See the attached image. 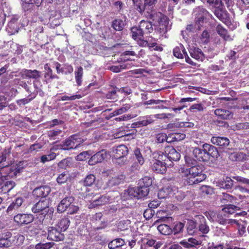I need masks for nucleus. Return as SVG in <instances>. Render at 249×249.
<instances>
[{
    "mask_svg": "<svg viewBox=\"0 0 249 249\" xmlns=\"http://www.w3.org/2000/svg\"><path fill=\"white\" fill-rule=\"evenodd\" d=\"M203 172V166L202 165L196 163L192 165L185 171V175L187 176L186 183L189 185H193L202 182L206 178Z\"/></svg>",
    "mask_w": 249,
    "mask_h": 249,
    "instance_id": "f257e3e1",
    "label": "nucleus"
},
{
    "mask_svg": "<svg viewBox=\"0 0 249 249\" xmlns=\"http://www.w3.org/2000/svg\"><path fill=\"white\" fill-rule=\"evenodd\" d=\"M31 211L37 213L36 218L40 223H43L44 220L48 216L50 217L53 211L49 208V201L46 198L41 199L31 208Z\"/></svg>",
    "mask_w": 249,
    "mask_h": 249,
    "instance_id": "f03ea898",
    "label": "nucleus"
},
{
    "mask_svg": "<svg viewBox=\"0 0 249 249\" xmlns=\"http://www.w3.org/2000/svg\"><path fill=\"white\" fill-rule=\"evenodd\" d=\"M24 239V236L19 233L12 237L10 231L2 232L0 234V248H8L12 245L19 246L23 243Z\"/></svg>",
    "mask_w": 249,
    "mask_h": 249,
    "instance_id": "7ed1b4c3",
    "label": "nucleus"
},
{
    "mask_svg": "<svg viewBox=\"0 0 249 249\" xmlns=\"http://www.w3.org/2000/svg\"><path fill=\"white\" fill-rule=\"evenodd\" d=\"M133 1L139 12L142 13L144 11H146L147 15L146 16L150 18H153L152 9L157 0H133Z\"/></svg>",
    "mask_w": 249,
    "mask_h": 249,
    "instance_id": "20e7f679",
    "label": "nucleus"
},
{
    "mask_svg": "<svg viewBox=\"0 0 249 249\" xmlns=\"http://www.w3.org/2000/svg\"><path fill=\"white\" fill-rule=\"evenodd\" d=\"M111 150L112 159L116 160L117 164L121 165L126 162V160H124V158L128 154V149L126 145L120 144L113 146Z\"/></svg>",
    "mask_w": 249,
    "mask_h": 249,
    "instance_id": "39448f33",
    "label": "nucleus"
},
{
    "mask_svg": "<svg viewBox=\"0 0 249 249\" xmlns=\"http://www.w3.org/2000/svg\"><path fill=\"white\" fill-rule=\"evenodd\" d=\"M81 136V134H76L67 139L64 141L63 145H61V149L68 150L77 148L87 139V138L82 137Z\"/></svg>",
    "mask_w": 249,
    "mask_h": 249,
    "instance_id": "423d86ee",
    "label": "nucleus"
},
{
    "mask_svg": "<svg viewBox=\"0 0 249 249\" xmlns=\"http://www.w3.org/2000/svg\"><path fill=\"white\" fill-rule=\"evenodd\" d=\"M167 160L164 153L160 152L159 154L157 160H155L151 165L153 171L157 173L164 174L167 170Z\"/></svg>",
    "mask_w": 249,
    "mask_h": 249,
    "instance_id": "0eeeda50",
    "label": "nucleus"
},
{
    "mask_svg": "<svg viewBox=\"0 0 249 249\" xmlns=\"http://www.w3.org/2000/svg\"><path fill=\"white\" fill-rule=\"evenodd\" d=\"M194 13L196 15V25H197V28L203 23L204 19L208 17L212 18L213 16L204 8L202 6H197L194 10Z\"/></svg>",
    "mask_w": 249,
    "mask_h": 249,
    "instance_id": "6e6552de",
    "label": "nucleus"
},
{
    "mask_svg": "<svg viewBox=\"0 0 249 249\" xmlns=\"http://www.w3.org/2000/svg\"><path fill=\"white\" fill-rule=\"evenodd\" d=\"M34 216L33 214L27 213H18L14 217V221L19 227H22L28 225L34 220Z\"/></svg>",
    "mask_w": 249,
    "mask_h": 249,
    "instance_id": "1a4fd4ad",
    "label": "nucleus"
},
{
    "mask_svg": "<svg viewBox=\"0 0 249 249\" xmlns=\"http://www.w3.org/2000/svg\"><path fill=\"white\" fill-rule=\"evenodd\" d=\"M47 239L55 241L64 240L65 235L63 232L55 226L49 227L47 229Z\"/></svg>",
    "mask_w": 249,
    "mask_h": 249,
    "instance_id": "9d476101",
    "label": "nucleus"
},
{
    "mask_svg": "<svg viewBox=\"0 0 249 249\" xmlns=\"http://www.w3.org/2000/svg\"><path fill=\"white\" fill-rule=\"evenodd\" d=\"M149 191V188L140 185L136 188H128L127 189V193L130 196L137 197L138 199L146 196Z\"/></svg>",
    "mask_w": 249,
    "mask_h": 249,
    "instance_id": "9b49d317",
    "label": "nucleus"
},
{
    "mask_svg": "<svg viewBox=\"0 0 249 249\" xmlns=\"http://www.w3.org/2000/svg\"><path fill=\"white\" fill-rule=\"evenodd\" d=\"M171 28L168 18L166 17H163L160 18L159 24L155 29V32L159 34L160 36H165V37H166L165 34Z\"/></svg>",
    "mask_w": 249,
    "mask_h": 249,
    "instance_id": "f8f14e48",
    "label": "nucleus"
},
{
    "mask_svg": "<svg viewBox=\"0 0 249 249\" xmlns=\"http://www.w3.org/2000/svg\"><path fill=\"white\" fill-rule=\"evenodd\" d=\"M164 155L166 156V160L167 159L170 161H178L180 158V154L172 146L165 147Z\"/></svg>",
    "mask_w": 249,
    "mask_h": 249,
    "instance_id": "ddd939ff",
    "label": "nucleus"
},
{
    "mask_svg": "<svg viewBox=\"0 0 249 249\" xmlns=\"http://www.w3.org/2000/svg\"><path fill=\"white\" fill-rule=\"evenodd\" d=\"M141 241L145 247H153L154 249H159L162 245L161 242L157 241L149 234H146L144 237H142Z\"/></svg>",
    "mask_w": 249,
    "mask_h": 249,
    "instance_id": "4468645a",
    "label": "nucleus"
},
{
    "mask_svg": "<svg viewBox=\"0 0 249 249\" xmlns=\"http://www.w3.org/2000/svg\"><path fill=\"white\" fill-rule=\"evenodd\" d=\"M173 54L178 58H182L184 56L188 63L194 65V62L187 55V52L182 45L180 44L178 46L176 47L173 50Z\"/></svg>",
    "mask_w": 249,
    "mask_h": 249,
    "instance_id": "2eb2a0df",
    "label": "nucleus"
},
{
    "mask_svg": "<svg viewBox=\"0 0 249 249\" xmlns=\"http://www.w3.org/2000/svg\"><path fill=\"white\" fill-rule=\"evenodd\" d=\"M24 202L22 197H18L13 201L7 209V213L8 214H12L13 213L18 212L19 208L21 207Z\"/></svg>",
    "mask_w": 249,
    "mask_h": 249,
    "instance_id": "dca6fc26",
    "label": "nucleus"
},
{
    "mask_svg": "<svg viewBox=\"0 0 249 249\" xmlns=\"http://www.w3.org/2000/svg\"><path fill=\"white\" fill-rule=\"evenodd\" d=\"M51 189L47 186H40L36 188L32 194L36 198L41 197V199L46 198L45 197L49 194Z\"/></svg>",
    "mask_w": 249,
    "mask_h": 249,
    "instance_id": "f3484780",
    "label": "nucleus"
},
{
    "mask_svg": "<svg viewBox=\"0 0 249 249\" xmlns=\"http://www.w3.org/2000/svg\"><path fill=\"white\" fill-rule=\"evenodd\" d=\"M240 209L238 207L231 204L226 205L222 210L229 216L230 214H234V216L245 215L247 214L246 212H237Z\"/></svg>",
    "mask_w": 249,
    "mask_h": 249,
    "instance_id": "a211bd4d",
    "label": "nucleus"
},
{
    "mask_svg": "<svg viewBox=\"0 0 249 249\" xmlns=\"http://www.w3.org/2000/svg\"><path fill=\"white\" fill-rule=\"evenodd\" d=\"M21 77L23 78H32L37 79L40 78L41 72L36 70L23 69L20 72Z\"/></svg>",
    "mask_w": 249,
    "mask_h": 249,
    "instance_id": "6ab92c4d",
    "label": "nucleus"
},
{
    "mask_svg": "<svg viewBox=\"0 0 249 249\" xmlns=\"http://www.w3.org/2000/svg\"><path fill=\"white\" fill-rule=\"evenodd\" d=\"M74 198L72 196H67L63 198L57 205V212L64 213L73 203Z\"/></svg>",
    "mask_w": 249,
    "mask_h": 249,
    "instance_id": "aec40b11",
    "label": "nucleus"
},
{
    "mask_svg": "<svg viewBox=\"0 0 249 249\" xmlns=\"http://www.w3.org/2000/svg\"><path fill=\"white\" fill-rule=\"evenodd\" d=\"M229 216L222 211L217 214L215 220L220 224H237L238 221L236 219L228 218Z\"/></svg>",
    "mask_w": 249,
    "mask_h": 249,
    "instance_id": "412c9836",
    "label": "nucleus"
},
{
    "mask_svg": "<svg viewBox=\"0 0 249 249\" xmlns=\"http://www.w3.org/2000/svg\"><path fill=\"white\" fill-rule=\"evenodd\" d=\"M202 148L205 149L206 154L208 156V160H210V157L213 159H216L219 156L217 148L213 145L204 143L202 145Z\"/></svg>",
    "mask_w": 249,
    "mask_h": 249,
    "instance_id": "4be33fe9",
    "label": "nucleus"
},
{
    "mask_svg": "<svg viewBox=\"0 0 249 249\" xmlns=\"http://www.w3.org/2000/svg\"><path fill=\"white\" fill-rule=\"evenodd\" d=\"M110 200V197L107 195H104L100 196L97 199L93 200L89 205L90 208H95L96 207L104 205L107 204Z\"/></svg>",
    "mask_w": 249,
    "mask_h": 249,
    "instance_id": "5701e85b",
    "label": "nucleus"
},
{
    "mask_svg": "<svg viewBox=\"0 0 249 249\" xmlns=\"http://www.w3.org/2000/svg\"><path fill=\"white\" fill-rule=\"evenodd\" d=\"M193 153L197 160L199 161H208V156L206 154L205 149L196 147L193 151Z\"/></svg>",
    "mask_w": 249,
    "mask_h": 249,
    "instance_id": "b1692460",
    "label": "nucleus"
},
{
    "mask_svg": "<svg viewBox=\"0 0 249 249\" xmlns=\"http://www.w3.org/2000/svg\"><path fill=\"white\" fill-rule=\"evenodd\" d=\"M22 7L25 11H30L34 7V5L39 6L43 0H21Z\"/></svg>",
    "mask_w": 249,
    "mask_h": 249,
    "instance_id": "393cba45",
    "label": "nucleus"
},
{
    "mask_svg": "<svg viewBox=\"0 0 249 249\" xmlns=\"http://www.w3.org/2000/svg\"><path fill=\"white\" fill-rule=\"evenodd\" d=\"M106 157V152L104 150H102L98 152L93 156H92L89 161V164L90 165H95L97 163H100Z\"/></svg>",
    "mask_w": 249,
    "mask_h": 249,
    "instance_id": "a878e982",
    "label": "nucleus"
},
{
    "mask_svg": "<svg viewBox=\"0 0 249 249\" xmlns=\"http://www.w3.org/2000/svg\"><path fill=\"white\" fill-rule=\"evenodd\" d=\"M211 142L214 144L221 147L227 146L230 143L228 138L227 137H220V136H213L211 138Z\"/></svg>",
    "mask_w": 249,
    "mask_h": 249,
    "instance_id": "bb28decb",
    "label": "nucleus"
},
{
    "mask_svg": "<svg viewBox=\"0 0 249 249\" xmlns=\"http://www.w3.org/2000/svg\"><path fill=\"white\" fill-rule=\"evenodd\" d=\"M229 159L232 161H244L247 160V155L241 152H233L229 154Z\"/></svg>",
    "mask_w": 249,
    "mask_h": 249,
    "instance_id": "cd10ccee",
    "label": "nucleus"
},
{
    "mask_svg": "<svg viewBox=\"0 0 249 249\" xmlns=\"http://www.w3.org/2000/svg\"><path fill=\"white\" fill-rule=\"evenodd\" d=\"M218 185L224 189H231L233 185V181L229 177H223L218 181Z\"/></svg>",
    "mask_w": 249,
    "mask_h": 249,
    "instance_id": "c85d7f7f",
    "label": "nucleus"
},
{
    "mask_svg": "<svg viewBox=\"0 0 249 249\" xmlns=\"http://www.w3.org/2000/svg\"><path fill=\"white\" fill-rule=\"evenodd\" d=\"M214 114L219 119L228 120L231 119L233 114L229 110L223 109H216L214 110Z\"/></svg>",
    "mask_w": 249,
    "mask_h": 249,
    "instance_id": "c756f323",
    "label": "nucleus"
},
{
    "mask_svg": "<svg viewBox=\"0 0 249 249\" xmlns=\"http://www.w3.org/2000/svg\"><path fill=\"white\" fill-rule=\"evenodd\" d=\"M198 219V230L202 234H206L209 231V228L206 224L205 217L202 215L197 216Z\"/></svg>",
    "mask_w": 249,
    "mask_h": 249,
    "instance_id": "7c9ffc66",
    "label": "nucleus"
},
{
    "mask_svg": "<svg viewBox=\"0 0 249 249\" xmlns=\"http://www.w3.org/2000/svg\"><path fill=\"white\" fill-rule=\"evenodd\" d=\"M139 27L144 35L149 34L153 31L151 22L144 20L140 21Z\"/></svg>",
    "mask_w": 249,
    "mask_h": 249,
    "instance_id": "2f4dec72",
    "label": "nucleus"
},
{
    "mask_svg": "<svg viewBox=\"0 0 249 249\" xmlns=\"http://www.w3.org/2000/svg\"><path fill=\"white\" fill-rule=\"evenodd\" d=\"M190 55L194 59L202 61L204 59V55L198 48L192 47L189 50Z\"/></svg>",
    "mask_w": 249,
    "mask_h": 249,
    "instance_id": "473e14b6",
    "label": "nucleus"
},
{
    "mask_svg": "<svg viewBox=\"0 0 249 249\" xmlns=\"http://www.w3.org/2000/svg\"><path fill=\"white\" fill-rule=\"evenodd\" d=\"M18 30L19 26L17 20L13 19L9 22L6 28V31L9 35H12L18 33Z\"/></svg>",
    "mask_w": 249,
    "mask_h": 249,
    "instance_id": "72a5a7b5",
    "label": "nucleus"
},
{
    "mask_svg": "<svg viewBox=\"0 0 249 249\" xmlns=\"http://www.w3.org/2000/svg\"><path fill=\"white\" fill-rule=\"evenodd\" d=\"M166 114H156L155 115H151L148 116H145L143 118L142 120L141 121L140 124H149L153 123L155 119L158 118H166Z\"/></svg>",
    "mask_w": 249,
    "mask_h": 249,
    "instance_id": "f704fd0d",
    "label": "nucleus"
},
{
    "mask_svg": "<svg viewBox=\"0 0 249 249\" xmlns=\"http://www.w3.org/2000/svg\"><path fill=\"white\" fill-rule=\"evenodd\" d=\"M71 221L68 217H64L57 222V224L55 225L58 229L63 232L65 231L69 228Z\"/></svg>",
    "mask_w": 249,
    "mask_h": 249,
    "instance_id": "c9c22d12",
    "label": "nucleus"
},
{
    "mask_svg": "<svg viewBox=\"0 0 249 249\" xmlns=\"http://www.w3.org/2000/svg\"><path fill=\"white\" fill-rule=\"evenodd\" d=\"M2 180L0 181V192L2 194L8 193L11 189L15 186V183L13 181H7L1 184Z\"/></svg>",
    "mask_w": 249,
    "mask_h": 249,
    "instance_id": "e433bc0d",
    "label": "nucleus"
},
{
    "mask_svg": "<svg viewBox=\"0 0 249 249\" xmlns=\"http://www.w3.org/2000/svg\"><path fill=\"white\" fill-rule=\"evenodd\" d=\"M214 14L215 16L223 22H225L227 18V13L223 8H215Z\"/></svg>",
    "mask_w": 249,
    "mask_h": 249,
    "instance_id": "4c0bfd02",
    "label": "nucleus"
},
{
    "mask_svg": "<svg viewBox=\"0 0 249 249\" xmlns=\"http://www.w3.org/2000/svg\"><path fill=\"white\" fill-rule=\"evenodd\" d=\"M160 233L164 235H169L173 233L172 229L168 225L162 224L157 227Z\"/></svg>",
    "mask_w": 249,
    "mask_h": 249,
    "instance_id": "58836bf2",
    "label": "nucleus"
},
{
    "mask_svg": "<svg viewBox=\"0 0 249 249\" xmlns=\"http://www.w3.org/2000/svg\"><path fill=\"white\" fill-rule=\"evenodd\" d=\"M124 244V241L122 238H116L108 244V248L109 249H115L122 246Z\"/></svg>",
    "mask_w": 249,
    "mask_h": 249,
    "instance_id": "ea45409f",
    "label": "nucleus"
},
{
    "mask_svg": "<svg viewBox=\"0 0 249 249\" xmlns=\"http://www.w3.org/2000/svg\"><path fill=\"white\" fill-rule=\"evenodd\" d=\"M172 192V189L169 187H164L159 191L158 196L160 198H165L168 197Z\"/></svg>",
    "mask_w": 249,
    "mask_h": 249,
    "instance_id": "a19ab883",
    "label": "nucleus"
},
{
    "mask_svg": "<svg viewBox=\"0 0 249 249\" xmlns=\"http://www.w3.org/2000/svg\"><path fill=\"white\" fill-rule=\"evenodd\" d=\"M10 151L5 149L0 154V167L3 168L8 165L6 162L8 156L10 155Z\"/></svg>",
    "mask_w": 249,
    "mask_h": 249,
    "instance_id": "79ce46f5",
    "label": "nucleus"
},
{
    "mask_svg": "<svg viewBox=\"0 0 249 249\" xmlns=\"http://www.w3.org/2000/svg\"><path fill=\"white\" fill-rule=\"evenodd\" d=\"M140 28L138 27H133L131 29V33L132 38L135 39L138 38H142L143 37L144 34L141 31Z\"/></svg>",
    "mask_w": 249,
    "mask_h": 249,
    "instance_id": "37998d69",
    "label": "nucleus"
},
{
    "mask_svg": "<svg viewBox=\"0 0 249 249\" xmlns=\"http://www.w3.org/2000/svg\"><path fill=\"white\" fill-rule=\"evenodd\" d=\"M197 223L193 220H189L187 224V230L189 234L193 235L196 230Z\"/></svg>",
    "mask_w": 249,
    "mask_h": 249,
    "instance_id": "c03bdc74",
    "label": "nucleus"
},
{
    "mask_svg": "<svg viewBox=\"0 0 249 249\" xmlns=\"http://www.w3.org/2000/svg\"><path fill=\"white\" fill-rule=\"evenodd\" d=\"M96 177L93 174L88 175L83 181V185L85 187H90L95 182Z\"/></svg>",
    "mask_w": 249,
    "mask_h": 249,
    "instance_id": "a18cd8bd",
    "label": "nucleus"
},
{
    "mask_svg": "<svg viewBox=\"0 0 249 249\" xmlns=\"http://www.w3.org/2000/svg\"><path fill=\"white\" fill-rule=\"evenodd\" d=\"M216 31L224 40H230L231 39L230 36L227 34V30L224 28L221 25H218L217 26Z\"/></svg>",
    "mask_w": 249,
    "mask_h": 249,
    "instance_id": "49530a36",
    "label": "nucleus"
},
{
    "mask_svg": "<svg viewBox=\"0 0 249 249\" xmlns=\"http://www.w3.org/2000/svg\"><path fill=\"white\" fill-rule=\"evenodd\" d=\"M83 69L82 67H79L75 71V78L77 84L80 86L82 81Z\"/></svg>",
    "mask_w": 249,
    "mask_h": 249,
    "instance_id": "de8ad7c7",
    "label": "nucleus"
},
{
    "mask_svg": "<svg viewBox=\"0 0 249 249\" xmlns=\"http://www.w3.org/2000/svg\"><path fill=\"white\" fill-rule=\"evenodd\" d=\"M124 26V21L121 19H116L113 21L112 26L116 31H122Z\"/></svg>",
    "mask_w": 249,
    "mask_h": 249,
    "instance_id": "09e8293b",
    "label": "nucleus"
},
{
    "mask_svg": "<svg viewBox=\"0 0 249 249\" xmlns=\"http://www.w3.org/2000/svg\"><path fill=\"white\" fill-rule=\"evenodd\" d=\"M133 133H130V131L125 129L124 126H122L119 129V131L115 134L116 138H122V137L129 136Z\"/></svg>",
    "mask_w": 249,
    "mask_h": 249,
    "instance_id": "8fccbe9b",
    "label": "nucleus"
},
{
    "mask_svg": "<svg viewBox=\"0 0 249 249\" xmlns=\"http://www.w3.org/2000/svg\"><path fill=\"white\" fill-rule=\"evenodd\" d=\"M152 184V179L150 177H144L142 178L139 182V184L140 186H142L147 188H149Z\"/></svg>",
    "mask_w": 249,
    "mask_h": 249,
    "instance_id": "3c124183",
    "label": "nucleus"
},
{
    "mask_svg": "<svg viewBox=\"0 0 249 249\" xmlns=\"http://www.w3.org/2000/svg\"><path fill=\"white\" fill-rule=\"evenodd\" d=\"M134 158L136 159L138 163L140 165H142L144 163V158L140 151V150L139 148H136L134 149Z\"/></svg>",
    "mask_w": 249,
    "mask_h": 249,
    "instance_id": "603ef678",
    "label": "nucleus"
},
{
    "mask_svg": "<svg viewBox=\"0 0 249 249\" xmlns=\"http://www.w3.org/2000/svg\"><path fill=\"white\" fill-rule=\"evenodd\" d=\"M169 136L172 139L170 141H179L185 139V135L181 133L170 134Z\"/></svg>",
    "mask_w": 249,
    "mask_h": 249,
    "instance_id": "864d4df0",
    "label": "nucleus"
},
{
    "mask_svg": "<svg viewBox=\"0 0 249 249\" xmlns=\"http://www.w3.org/2000/svg\"><path fill=\"white\" fill-rule=\"evenodd\" d=\"M184 226V224L181 222H177L172 229L174 234L175 235L182 232L183 230Z\"/></svg>",
    "mask_w": 249,
    "mask_h": 249,
    "instance_id": "5fc2aeb1",
    "label": "nucleus"
},
{
    "mask_svg": "<svg viewBox=\"0 0 249 249\" xmlns=\"http://www.w3.org/2000/svg\"><path fill=\"white\" fill-rule=\"evenodd\" d=\"M54 245L53 242H46L45 243H38L36 245L37 249H50Z\"/></svg>",
    "mask_w": 249,
    "mask_h": 249,
    "instance_id": "6e6d98bb",
    "label": "nucleus"
},
{
    "mask_svg": "<svg viewBox=\"0 0 249 249\" xmlns=\"http://www.w3.org/2000/svg\"><path fill=\"white\" fill-rule=\"evenodd\" d=\"M68 177L66 172H63L60 174L57 178H56V182L57 183L62 184L65 183L68 180Z\"/></svg>",
    "mask_w": 249,
    "mask_h": 249,
    "instance_id": "4d7b16f0",
    "label": "nucleus"
},
{
    "mask_svg": "<svg viewBox=\"0 0 249 249\" xmlns=\"http://www.w3.org/2000/svg\"><path fill=\"white\" fill-rule=\"evenodd\" d=\"M200 190L204 195H211L214 193L213 189L210 186H202L200 187Z\"/></svg>",
    "mask_w": 249,
    "mask_h": 249,
    "instance_id": "13d9d810",
    "label": "nucleus"
},
{
    "mask_svg": "<svg viewBox=\"0 0 249 249\" xmlns=\"http://www.w3.org/2000/svg\"><path fill=\"white\" fill-rule=\"evenodd\" d=\"M234 178L239 183L249 188V179L241 176H236Z\"/></svg>",
    "mask_w": 249,
    "mask_h": 249,
    "instance_id": "bf43d9fd",
    "label": "nucleus"
},
{
    "mask_svg": "<svg viewBox=\"0 0 249 249\" xmlns=\"http://www.w3.org/2000/svg\"><path fill=\"white\" fill-rule=\"evenodd\" d=\"M126 65L125 64H121L118 66H112L110 67L109 70L114 72H119L122 70L125 69Z\"/></svg>",
    "mask_w": 249,
    "mask_h": 249,
    "instance_id": "052dcab7",
    "label": "nucleus"
},
{
    "mask_svg": "<svg viewBox=\"0 0 249 249\" xmlns=\"http://www.w3.org/2000/svg\"><path fill=\"white\" fill-rule=\"evenodd\" d=\"M210 34L209 33L206 31H204L201 36L200 40L202 43L206 44L209 41Z\"/></svg>",
    "mask_w": 249,
    "mask_h": 249,
    "instance_id": "680f3d73",
    "label": "nucleus"
},
{
    "mask_svg": "<svg viewBox=\"0 0 249 249\" xmlns=\"http://www.w3.org/2000/svg\"><path fill=\"white\" fill-rule=\"evenodd\" d=\"M167 102L166 100H154L151 99L148 101H147L144 103V105H160L161 103H166Z\"/></svg>",
    "mask_w": 249,
    "mask_h": 249,
    "instance_id": "e2e57ef3",
    "label": "nucleus"
},
{
    "mask_svg": "<svg viewBox=\"0 0 249 249\" xmlns=\"http://www.w3.org/2000/svg\"><path fill=\"white\" fill-rule=\"evenodd\" d=\"M82 98V96L80 94L74 95L71 96H63L61 97V100L67 101V100H74L76 99H80Z\"/></svg>",
    "mask_w": 249,
    "mask_h": 249,
    "instance_id": "0e129e2a",
    "label": "nucleus"
},
{
    "mask_svg": "<svg viewBox=\"0 0 249 249\" xmlns=\"http://www.w3.org/2000/svg\"><path fill=\"white\" fill-rule=\"evenodd\" d=\"M78 210L79 208L77 206H75L73 203L69 206L66 211L69 214H73V213H76L78 212Z\"/></svg>",
    "mask_w": 249,
    "mask_h": 249,
    "instance_id": "69168bd1",
    "label": "nucleus"
},
{
    "mask_svg": "<svg viewBox=\"0 0 249 249\" xmlns=\"http://www.w3.org/2000/svg\"><path fill=\"white\" fill-rule=\"evenodd\" d=\"M204 107L202 104H196L193 105L190 107L189 110L191 112H194L195 110H198L199 111H201L203 110Z\"/></svg>",
    "mask_w": 249,
    "mask_h": 249,
    "instance_id": "338daca9",
    "label": "nucleus"
},
{
    "mask_svg": "<svg viewBox=\"0 0 249 249\" xmlns=\"http://www.w3.org/2000/svg\"><path fill=\"white\" fill-rule=\"evenodd\" d=\"M33 98H32V97L29 98V97H28L26 98H23V99L18 100L16 102H17V104L18 106H21L22 105H25L27 104L28 103L30 102L33 99Z\"/></svg>",
    "mask_w": 249,
    "mask_h": 249,
    "instance_id": "774afa93",
    "label": "nucleus"
}]
</instances>
